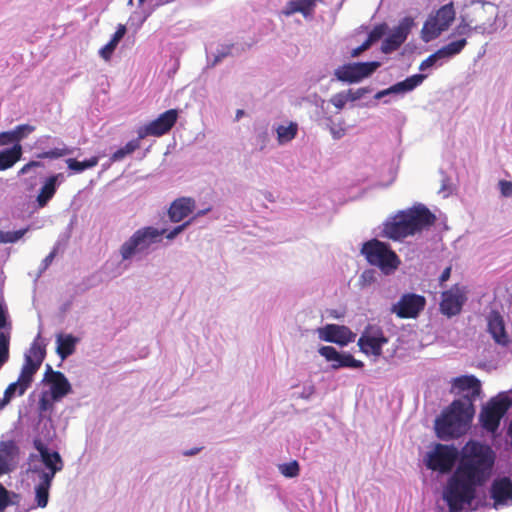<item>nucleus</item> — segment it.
I'll list each match as a JSON object with an SVG mask.
<instances>
[{"label": "nucleus", "instance_id": "3c124183", "mask_svg": "<svg viewBox=\"0 0 512 512\" xmlns=\"http://www.w3.org/2000/svg\"><path fill=\"white\" fill-rule=\"evenodd\" d=\"M43 166V163L40 162V161H30L28 162L27 164H25L19 171H18V175L19 176H22V175H25L27 174L31 169L33 168H37V167H42Z\"/></svg>", "mask_w": 512, "mask_h": 512}, {"label": "nucleus", "instance_id": "8fccbe9b", "mask_svg": "<svg viewBox=\"0 0 512 512\" xmlns=\"http://www.w3.org/2000/svg\"><path fill=\"white\" fill-rule=\"evenodd\" d=\"M11 501L9 498L8 490L0 484V511H4L6 507L10 505Z\"/></svg>", "mask_w": 512, "mask_h": 512}, {"label": "nucleus", "instance_id": "6ab92c4d", "mask_svg": "<svg viewBox=\"0 0 512 512\" xmlns=\"http://www.w3.org/2000/svg\"><path fill=\"white\" fill-rule=\"evenodd\" d=\"M177 117L178 113L175 109L162 113L157 119L139 129V139H143L148 135L161 136L167 133L175 124Z\"/></svg>", "mask_w": 512, "mask_h": 512}, {"label": "nucleus", "instance_id": "de8ad7c7", "mask_svg": "<svg viewBox=\"0 0 512 512\" xmlns=\"http://www.w3.org/2000/svg\"><path fill=\"white\" fill-rule=\"evenodd\" d=\"M347 102H349V100L345 92L337 93L331 98V103L337 109H343Z\"/></svg>", "mask_w": 512, "mask_h": 512}, {"label": "nucleus", "instance_id": "6e6d98bb", "mask_svg": "<svg viewBox=\"0 0 512 512\" xmlns=\"http://www.w3.org/2000/svg\"><path fill=\"white\" fill-rule=\"evenodd\" d=\"M371 45L372 44L366 39V41L363 42L362 45H360L359 47H357V48L352 50L351 56L352 57H358L362 52H364L367 49H369Z\"/></svg>", "mask_w": 512, "mask_h": 512}, {"label": "nucleus", "instance_id": "a19ab883", "mask_svg": "<svg viewBox=\"0 0 512 512\" xmlns=\"http://www.w3.org/2000/svg\"><path fill=\"white\" fill-rule=\"evenodd\" d=\"M10 131L13 133L16 144H19V141L26 138L29 134L35 131V127L30 124H21Z\"/></svg>", "mask_w": 512, "mask_h": 512}, {"label": "nucleus", "instance_id": "f8f14e48", "mask_svg": "<svg viewBox=\"0 0 512 512\" xmlns=\"http://www.w3.org/2000/svg\"><path fill=\"white\" fill-rule=\"evenodd\" d=\"M388 343V338L384 335L382 328L378 325H368L358 339L360 350L366 355L379 357L382 354V348Z\"/></svg>", "mask_w": 512, "mask_h": 512}, {"label": "nucleus", "instance_id": "f3484780", "mask_svg": "<svg viewBox=\"0 0 512 512\" xmlns=\"http://www.w3.org/2000/svg\"><path fill=\"white\" fill-rule=\"evenodd\" d=\"M467 300L466 291L459 285L444 291L441 296L440 311L447 317H453L460 314L463 305Z\"/></svg>", "mask_w": 512, "mask_h": 512}, {"label": "nucleus", "instance_id": "4be33fe9", "mask_svg": "<svg viewBox=\"0 0 512 512\" xmlns=\"http://www.w3.org/2000/svg\"><path fill=\"white\" fill-rule=\"evenodd\" d=\"M44 381L50 384V389L45 391L50 398L60 401L71 392V385L66 376L59 371H54L50 365H47Z\"/></svg>", "mask_w": 512, "mask_h": 512}, {"label": "nucleus", "instance_id": "72a5a7b5", "mask_svg": "<svg viewBox=\"0 0 512 512\" xmlns=\"http://www.w3.org/2000/svg\"><path fill=\"white\" fill-rule=\"evenodd\" d=\"M275 131L279 145H284L291 142L297 136L298 124L290 122L288 125H278Z\"/></svg>", "mask_w": 512, "mask_h": 512}, {"label": "nucleus", "instance_id": "f704fd0d", "mask_svg": "<svg viewBox=\"0 0 512 512\" xmlns=\"http://www.w3.org/2000/svg\"><path fill=\"white\" fill-rule=\"evenodd\" d=\"M327 121V128L334 140H340L346 135L348 126L344 119L333 120L328 118Z\"/></svg>", "mask_w": 512, "mask_h": 512}, {"label": "nucleus", "instance_id": "412c9836", "mask_svg": "<svg viewBox=\"0 0 512 512\" xmlns=\"http://www.w3.org/2000/svg\"><path fill=\"white\" fill-rule=\"evenodd\" d=\"M318 334L321 340L335 343L342 347L353 342L356 337V334L348 327L337 324H327L326 326L319 328Z\"/></svg>", "mask_w": 512, "mask_h": 512}, {"label": "nucleus", "instance_id": "b1692460", "mask_svg": "<svg viewBox=\"0 0 512 512\" xmlns=\"http://www.w3.org/2000/svg\"><path fill=\"white\" fill-rule=\"evenodd\" d=\"M494 507L512 504V480L508 477L496 478L490 488Z\"/></svg>", "mask_w": 512, "mask_h": 512}, {"label": "nucleus", "instance_id": "2eb2a0df", "mask_svg": "<svg viewBox=\"0 0 512 512\" xmlns=\"http://www.w3.org/2000/svg\"><path fill=\"white\" fill-rule=\"evenodd\" d=\"M452 392L462 394L456 401L469 402V410L473 411V403L480 396L481 382L473 375H464L452 380Z\"/></svg>", "mask_w": 512, "mask_h": 512}, {"label": "nucleus", "instance_id": "bb28decb", "mask_svg": "<svg viewBox=\"0 0 512 512\" xmlns=\"http://www.w3.org/2000/svg\"><path fill=\"white\" fill-rule=\"evenodd\" d=\"M488 330L496 343L506 346L509 342L508 335L505 331L504 321L497 312H491L488 317Z\"/></svg>", "mask_w": 512, "mask_h": 512}, {"label": "nucleus", "instance_id": "338daca9", "mask_svg": "<svg viewBox=\"0 0 512 512\" xmlns=\"http://www.w3.org/2000/svg\"><path fill=\"white\" fill-rule=\"evenodd\" d=\"M224 56H225V54H220V55L216 56V58L214 60V64L218 63Z\"/></svg>", "mask_w": 512, "mask_h": 512}, {"label": "nucleus", "instance_id": "5fc2aeb1", "mask_svg": "<svg viewBox=\"0 0 512 512\" xmlns=\"http://www.w3.org/2000/svg\"><path fill=\"white\" fill-rule=\"evenodd\" d=\"M56 255V250L54 249L53 251H51L42 261L41 263V266H40V271L43 272L45 271L49 265L52 263L54 257Z\"/></svg>", "mask_w": 512, "mask_h": 512}, {"label": "nucleus", "instance_id": "9d476101", "mask_svg": "<svg viewBox=\"0 0 512 512\" xmlns=\"http://www.w3.org/2000/svg\"><path fill=\"white\" fill-rule=\"evenodd\" d=\"M456 456L457 450L455 447L437 444L434 450L427 454L425 464L428 469L447 473L452 469Z\"/></svg>", "mask_w": 512, "mask_h": 512}, {"label": "nucleus", "instance_id": "680f3d73", "mask_svg": "<svg viewBox=\"0 0 512 512\" xmlns=\"http://www.w3.org/2000/svg\"><path fill=\"white\" fill-rule=\"evenodd\" d=\"M13 469L9 468L8 466H5L4 464L0 463V477L4 474H7L11 472Z\"/></svg>", "mask_w": 512, "mask_h": 512}, {"label": "nucleus", "instance_id": "c85d7f7f", "mask_svg": "<svg viewBox=\"0 0 512 512\" xmlns=\"http://www.w3.org/2000/svg\"><path fill=\"white\" fill-rule=\"evenodd\" d=\"M80 339L72 334H58L56 337V352L58 356L65 360L75 352L76 345Z\"/></svg>", "mask_w": 512, "mask_h": 512}, {"label": "nucleus", "instance_id": "7c9ffc66", "mask_svg": "<svg viewBox=\"0 0 512 512\" xmlns=\"http://www.w3.org/2000/svg\"><path fill=\"white\" fill-rule=\"evenodd\" d=\"M22 157V146L15 144L11 148L0 151V171L7 170L15 165Z\"/></svg>", "mask_w": 512, "mask_h": 512}, {"label": "nucleus", "instance_id": "f03ea898", "mask_svg": "<svg viewBox=\"0 0 512 512\" xmlns=\"http://www.w3.org/2000/svg\"><path fill=\"white\" fill-rule=\"evenodd\" d=\"M434 221L435 216L429 209L423 204H417L388 217L382 224L379 236L394 241L402 240L428 228Z\"/></svg>", "mask_w": 512, "mask_h": 512}, {"label": "nucleus", "instance_id": "e433bc0d", "mask_svg": "<svg viewBox=\"0 0 512 512\" xmlns=\"http://www.w3.org/2000/svg\"><path fill=\"white\" fill-rule=\"evenodd\" d=\"M55 402L58 400L50 398V395L43 391L38 402L39 418L51 417Z\"/></svg>", "mask_w": 512, "mask_h": 512}, {"label": "nucleus", "instance_id": "09e8293b", "mask_svg": "<svg viewBox=\"0 0 512 512\" xmlns=\"http://www.w3.org/2000/svg\"><path fill=\"white\" fill-rule=\"evenodd\" d=\"M367 92L368 90L366 88H358L356 90L349 89L345 91L349 102H354L356 100L361 99Z\"/></svg>", "mask_w": 512, "mask_h": 512}, {"label": "nucleus", "instance_id": "4d7b16f0", "mask_svg": "<svg viewBox=\"0 0 512 512\" xmlns=\"http://www.w3.org/2000/svg\"><path fill=\"white\" fill-rule=\"evenodd\" d=\"M450 274H451V267L445 268L439 277L440 284H443L444 282H446L450 278Z\"/></svg>", "mask_w": 512, "mask_h": 512}, {"label": "nucleus", "instance_id": "0e129e2a", "mask_svg": "<svg viewBox=\"0 0 512 512\" xmlns=\"http://www.w3.org/2000/svg\"><path fill=\"white\" fill-rule=\"evenodd\" d=\"M507 435L510 438V445L512 446V419L507 430Z\"/></svg>", "mask_w": 512, "mask_h": 512}, {"label": "nucleus", "instance_id": "4468645a", "mask_svg": "<svg viewBox=\"0 0 512 512\" xmlns=\"http://www.w3.org/2000/svg\"><path fill=\"white\" fill-rule=\"evenodd\" d=\"M466 44L467 41L464 38L448 43L422 61L419 70L426 71L428 69L441 67L451 58L459 54Z\"/></svg>", "mask_w": 512, "mask_h": 512}, {"label": "nucleus", "instance_id": "c756f323", "mask_svg": "<svg viewBox=\"0 0 512 512\" xmlns=\"http://www.w3.org/2000/svg\"><path fill=\"white\" fill-rule=\"evenodd\" d=\"M19 448L13 441L0 442V463L14 469L17 465Z\"/></svg>", "mask_w": 512, "mask_h": 512}, {"label": "nucleus", "instance_id": "37998d69", "mask_svg": "<svg viewBox=\"0 0 512 512\" xmlns=\"http://www.w3.org/2000/svg\"><path fill=\"white\" fill-rule=\"evenodd\" d=\"M279 471L285 477H288V478L296 477L299 474V464L295 460H293L289 463L281 464V465H279Z\"/></svg>", "mask_w": 512, "mask_h": 512}, {"label": "nucleus", "instance_id": "1a4fd4ad", "mask_svg": "<svg viewBox=\"0 0 512 512\" xmlns=\"http://www.w3.org/2000/svg\"><path fill=\"white\" fill-rule=\"evenodd\" d=\"M455 18V10L452 3L442 6L435 15H431L422 28V39L430 42L448 29Z\"/></svg>", "mask_w": 512, "mask_h": 512}, {"label": "nucleus", "instance_id": "ea45409f", "mask_svg": "<svg viewBox=\"0 0 512 512\" xmlns=\"http://www.w3.org/2000/svg\"><path fill=\"white\" fill-rule=\"evenodd\" d=\"M28 228L20 229L17 231H0V243H14L21 239Z\"/></svg>", "mask_w": 512, "mask_h": 512}, {"label": "nucleus", "instance_id": "6e6552de", "mask_svg": "<svg viewBox=\"0 0 512 512\" xmlns=\"http://www.w3.org/2000/svg\"><path fill=\"white\" fill-rule=\"evenodd\" d=\"M512 406V399L507 392H501L497 396L491 398L486 405L482 407L479 414V422L484 430L495 433L501 419Z\"/></svg>", "mask_w": 512, "mask_h": 512}, {"label": "nucleus", "instance_id": "49530a36", "mask_svg": "<svg viewBox=\"0 0 512 512\" xmlns=\"http://www.w3.org/2000/svg\"><path fill=\"white\" fill-rule=\"evenodd\" d=\"M193 223V219H189L184 223L174 227L171 231L166 234L168 240H174L180 233H182L188 226Z\"/></svg>", "mask_w": 512, "mask_h": 512}, {"label": "nucleus", "instance_id": "69168bd1", "mask_svg": "<svg viewBox=\"0 0 512 512\" xmlns=\"http://www.w3.org/2000/svg\"><path fill=\"white\" fill-rule=\"evenodd\" d=\"M244 113H245L244 110L238 109L236 111V117H235L236 121H239L243 117Z\"/></svg>", "mask_w": 512, "mask_h": 512}, {"label": "nucleus", "instance_id": "864d4df0", "mask_svg": "<svg viewBox=\"0 0 512 512\" xmlns=\"http://www.w3.org/2000/svg\"><path fill=\"white\" fill-rule=\"evenodd\" d=\"M499 188L501 191V194L505 197L512 196V183L509 181L501 180L499 182Z\"/></svg>", "mask_w": 512, "mask_h": 512}, {"label": "nucleus", "instance_id": "052dcab7", "mask_svg": "<svg viewBox=\"0 0 512 512\" xmlns=\"http://www.w3.org/2000/svg\"><path fill=\"white\" fill-rule=\"evenodd\" d=\"M439 193L442 194L444 198H446L450 195L451 189L448 188L445 183H443L441 189L439 190Z\"/></svg>", "mask_w": 512, "mask_h": 512}, {"label": "nucleus", "instance_id": "bf43d9fd", "mask_svg": "<svg viewBox=\"0 0 512 512\" xmlns=\"http://www.w3.org/2000/svg\"><path fill=\"white\" fill-rule=\"evenodd\" d=\"M211 211V207H207L205 209L198 210L190 219H193V222L204 215H206L208 212Z\"/></svg>", "mask_w": 512, "mask_h": 512}, {"label": "nucleus", "instance_id": "a878e982", "mask_svg": "<svg viewBox=\"0 0 512 512\" xmlns=\"http://www.w3.org/2000/svg\"><path fill=\"white\" fill-rule=\"evenodd\" d=\"M64 180H65V175L63 173H58V174L48 177L44 181V183L39 191V194L36 198V204H37L38 208H43L48 204V202L55 195L57 188L59 187V185L61 183L64 182Z\"/></svg>", "mask_w": 512, "mask_h": 512}, {"label": "nucleus", "instance_id": "7ed1b4c3", "mask_svg": "<svg viewBox=\"0 0 512 512\" xmlns=\"http://www.w3.org/2000/svg\"><path fill=\"white\" fill-rule=\"evenodd\" d=\"M469 402L453 401L449 409L435 421V431L441 440L458 438L465 434L472 418Z\"/></svg>", "mask_w": 512, "mask_h": 512}, {"label": "nucleus", "instance_id": "4c0bfd02", "mask_svg": "<svg viewBox=\"0 0 512 512\" xmlns=\"http://www.w3.org/2000/svg\"><path fill=\"white\" fill-rule=\"evenodd\" d=\"M140 147V139H134L129 141L124 147L116 150L110 157L111 162H119L123 160L127 155H130Z\"/></svg>", "mask_w": 512, "mask_h": 512}, {"label": "nucleus", "instance_id": "a211bd4d", "mask_svg": "<svg viewBox=\"0 0 512 512\" xmlns=\"http://www.w3.org/2000/svg\"><path fill=\"white\" fill-rule=\"evenodd\" d=\"M413 26V18L404 17L403 19H401L399 24L391 31L388 37L383 41L381 45V51L385 54H389L393 51H396L406 41Z\"/></svg>", "mask_w": 512, "mask_h": 512}, {"label": "nucleus", "instance_id": "39448f33", "mask_svg": "<svg viewBox=\"0 0 512 512\" xmlns=\"http://www.w3.org/2000/svg\"><path fill=\"white\" fill-rule=\"evenodd\" d=\"M165 229L145 226L136 230L121 246L119 253L122 261L141 259L147 256L162 241Z\"/></svg>", "mask_w": 512, "mask_h": 512}, {"label": "nucleus", "instance_id": "f257e3e1", "mask_svg": "<svg viewBox=\"0 0 512 512\" xmlns=\"http://www.w3.org/2000/svg\"><path fill=\"white\" fill-rule=\"evenodd\" d=\"M495 461L493 450L477 441H469L462 449V457L454 474L443 490V499L450 512L468 509L491 476Z\"/></svg>", "mask_w": 512, "mask_h": 512}, {"label": "nucleus", "instance_id": "58836bf2", "mask_svg": "<svg viewBox=\"0 0 512 512\" xmlns=\"http://www.w3.org/2000/svg\"><path fill=\"white\" fill-rule=\"evenodd\" d=\"M28 387L17 380L14 383H11L4 392L3 401L8 404L15 396H22Z\"/></svg>", "mask_w": 512, "mask_h": 512}, {"label": "nucleus", "instance_id": "13d9d810", "mask_svg": "<svg viewBox=\"0 0 512 512\" xmlns=\"http://www.w3.org/2000/svg\"><path fill=\"white\" fill-rule=\"evenodd\" d=\"M202 450V447H194L188 450H184L182 454L187 457L195 456Z\"/></svg>", "mask_w": 512, "mask_h": 512}, {"label": "nucleus", "instance_id": "9b49d317", "mask_svg": "<svg viewBox=\"0 0 512 512\" xmlns=\"http://www.w3.org/2000/svg\"><path fill=\"white\" fill-rule=\"evenodd\" d=\"M426 299L415 293H405L394 303L390 311L401 319L417 318L424 310Z\"/></svg>", "mask_w": 512, "mask_h": 512}, {"label": "nucleus", "instance_id": "774afa93", "mask_svg": "<svg viewBox=\"0 0 512 512\" xmlns=\"http://www.w3.org/2000/svg\"><path fill=\"white\" fill-rule=\"evenodd\" d=\"M7 404L3 401V399H0V410L3 409Z\"/></svg>", "mask_w": 512, "mask_h": 512}, {"label": "nucleus", "instance_id": "cd10ccee", "mask_svg": "<svg viewBox=\"0 0 512 512\" xmlns=\"http://www.w3.org/2000/svg\"><path fill=\"white\" fill-rule=\"evenodd\" d=\"M317 0H290L282 10V14L291 16L294 13H301L305 18L312 16Z\"/></svg>", "mask_w": 512, "mask_h": 512}, {"label": "nucleus", "instance_id": "a18cd8bd", "mask_svg": "<svg viewBox=\"0 0 512 512\" xmlns=\"http://www.w3.org/2000/svg\"><path fill=\"white\" fill-rule=\"evenodd\" d=\"M387 31L386 24H380L372 29V31L368 34L367 40L373 44L374 42L380 40Z\"/></svg>", "mask_w": 512, "mask_h": 512}, {"label": "nucleus", "instance_id": "e2e57ef3", "mask_svg": "<svg viewBox=\"0 0 512 512\" xmlns=\"http://www.w3.org/2000/svg\"><path fill=\"white\" fill-rule=\"evenodd\" d=\"M259 137L262 138V145L260 146V150H263L266 146V141H267V138H268V135H267V132L264 131L262 134L259 135Z\"/></svg>", "mask_w": 512, "mask_h": 512}, {"label": "nucleus", "instance_id": "423d86ee", "mask_svg": "<svg viewBox=\"0 0 512 512\" xmlns=\"http://www.w3.org/2000/svg\"><path fill=\"white\" fill-rule=\"evenodd\" d=\"M36 435L33 439V446L37 454H30L29 461L64 464V461L57 451H51L48 446L56 438V429L51 417L39 418Z\"/></svg>", "mask_w": 512, "mask_h": 512}, {"label": "nucleus", "instance_id": "dca6fc26", "mask_svg": "<svg viewBox=\"0 0 512 512\" xmlns=\"http://www.w3.org/2000/svg\"><path fill=\"white\" fill-rule=\"evenodd\" d=\"M34 148L40 150L35 155L37 159H58L71 153L60 139L49 135L40 136L35 141Z\"/></svg>", "mask_w": 512, "mask_h": 512}, {"label": "nucleus", "instance_id": "79ce46f5", "mask_svg": "<svg viewBox=\"0 0 512 512\" xmlns=\"http://www.w3.org/2000/svg\"><path fill=\"white\" fill-rule=\"evenodd\" d=\"M40 337H41L40 333H38L37 337L35 338V340L33 341L32 345H31L28 353H26L25 355H31V359H33L35 361L40 360V363H42V361L44 359L45 352H44V349L39 344Z\"/></svg>", "mask_w": 512, "mask_h": 512}, {"label": "nucleus", "instance_id": "aec40b11", "mask_svg": "<svg viewBox=\"0 0 512 512\" xmlns=\"http://www.w3.org/2000/svg\"><path fill=\"white\" fill-rule=\"evenodd\" d=\"M319 354L328 362H331V369L338 370L341 368L361 369L364 363L355 359L350 353H340L332 346H322Z\"/></svg>", "mask_w": 512, "mask_h": 512}, {"label": "nucleus", "instance_id": "5701e85b", "mask_svg": "<svg viewBox=\"0 0 512 512\" xmlns=\"http://www.w3.org/2000/svg\"><path fill=\"white\" fill-rule=\"evenodd\" d=\"M426 75L424 74H414L412 76L407 77L405 80L395 83L387 89L378 91L374 98L376 100L383 99L388 96L402 97L405 94L413 91L415 88L420 86L425 80Z\"/></svg>", "mask_w": 512, "mask_h": 512}, {"label": "nucleus", "instance_id": "0eeeda50", "mask_svg": "<svg viewBox=\"0 0 512 512\" xmlns=\"http://www.w3.org/2000/svg\"><path fill=\"white\" fill-rule=\"evenodd\" d=\"M361 254L367 262L377 266L383 273L391 274L399 266L400 260L390 245L378 239H371L363 243Z\"/></svg>", "mask_w": 512, "mask_h": 512}, {"label": "nucleus", "instance_id": "393cba45", "mask_svg": "<svg viewBox=\"0 0 512 512\" xmlns=\"http://www.w3.org/2000/svg\"><path fill=\"white\" fill-rule=\"evenodd\" d=\"M196 207V201L190 197H181L174 200L168 210L169 219L178 223L193 213Z\"/></svg>", "mask_w": 512, "mask_h": 512}, {"label": "nucleus", "instance_id": "20e7f679", "mask_svg": "<svg viewBox=\"0 0 512 512\" xmlns=\"http://www.w3.org/2000/svg\"><path fill=\"white\" fill-rule=\"evenodd\" d=\"M63 468L64 464L28 462L27 474L33 484L34 493V503L31 509L47 507L55 475Z\"/></svg>", "mask_w": 512, "mask_h": 512}, {"label": "nucleus", "instance_id": "473e14b6", "mask_svg": "<svg viewBox=\"0 0 512 512\" xmlns=\"http://www.w3.org/2000/svg\"><path fill=\"white\" fill-rule=\"evenodd\" d=\"M125 33L126 27L120 24L109 42L99 50V54L104 60H109L111 58L114 50L116 49L121 39L124 37Z\"/></svg>", "mask_w": 512, "mask_h": 512}, {"label": "nucleus", "instance_id": "ddd939ff", "mask_svg": "<svg viewBox=\"0 0 512 512\" xmlns=\"http://www.w3.org/2000/svg\"><path fill=\"white\" fill-rule=\"evenodd\" d=\"M379 62L350 63L338 67L334 75L342 82L356 83L370 76L378 67Z\"/></svg>", "mask_w": 512, "mask_h": 512}, {"label": "nucleus", "instance_id": "c9c22d12", "mask_svg": "<svg viewBox=\"0 0 512 512\" xmlns=\"http://www.w3.org/2000/svg\"><path fill=\"white\" fill-rule=\"evenodd\" d=\"M99 162V156L91 157L84 161H77L76 159L69 158L66 160L68 168L74 173H81L86 169L96 166Z\"/></svg>", "mask_w": 512, "mask_h": 512}, {"label": "nucleus", "instance_id": "603ef678", "mask_svg": "<svg viewBox=\"0 0 512 512\" xmlns=\"http://www.w3.org/2000/svg\"><path fill=\"white\" fill-rule=\"evenodd\" d=\"M9 144H16V141L13 137V133L11 131H6L0 133V146L9 145Z\"/></svg>", "mask_w": 512, "mask_h": 512}, {"label": "nucleus", "instance_id": "c03bdc74", "mask_svg": "<svg viewBox=\"0 0 512 512\" xmlns=\"http://www.w3.org/2000/svg\"><path fill=\"white\" fill-rule=\"evenodd\" d=\"M9 358V337L0 332V367H2Z\"/></svg>", "mask_w": 512, "mask_h": 512}, {"label": "nucleus", "instance_id": "2f4dec72", "mask_svg": "<svg viewBox=\"0 0 512 512\" xmlns=\"http://www.w3.org/2000/svg\"><path fill=\"white\" fill-rule=\"evenodd\" d=\"M40 365V360L35 361L31 359V355H25V362L21 369L18 380L29 388L33 379V375L37 372Z\"/></svg>", "mask_w": 512, "mask_h": 512}]
</instances>
